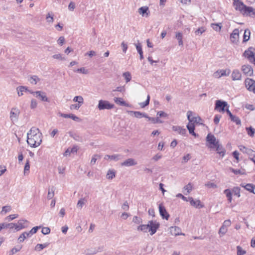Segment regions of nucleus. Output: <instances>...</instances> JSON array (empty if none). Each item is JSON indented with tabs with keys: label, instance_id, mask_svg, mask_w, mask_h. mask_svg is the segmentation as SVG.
Listing matches in <instances>:
<instances>
[{
	"label": "nucleus",
	"instance_id": "f257e3e1",
	"mask_svg": "<svg viewBox=\"0 0 255 255\" xmlns=\"http://www.w3.org/2000/svg\"><path fill=\"white\" fill-rule=\"evenodd\" d=\"M27 142L32 147H36L42 142V135L38 128L33 127L27 134Z\"/></svg>",
	"mask_w": 255,
	"mask_h": 255
},
{
	"label": "nucleus",
	"instance_id": "f03ea898",
	"mask_svg": "<svg viewBox=\"0 0 255 255\" xmlns=\"http://www.w3.org/2000/svg\"><path fill=\"white\" fill-rule=\"evenodd\" d=\"M160 226L159 223L156 221L151 220L148 222L147 225H141L137 227V230L147 233H150V235H154Z\"/></svg>",
	"mask_w": 255,
	"mask_h": 255
},
{
	"label": "nucleus",
	"instance_id": "7ed1b4c3",
	"mask_svg": "<svg viewBox=\"0 0 255 255\" xmlns=\"http://www.w3.org/2000/svg\"><path fill=\"white\" fill-rule=\"evenodd\" d=\"M233 6L236 10L239 11L243 15L246 13L247 6L241 0H233Z\"/></svg>",
	"mask_w": 255,
	"mask_h": 255
},
{
	"label": "nucleus",
	"instance_id": "20e7f679",
	"mask_svg": "<svg viewBox=\"0 0 255 255\" xmlns=\"http://www.w3.org/2000/svg\"><path fill=\"white\" fill-rule=\"evenodd\" d=\"M114 107V105L111 104L109 101L100 100L99 101L98 108L99 110H110Z\"/></svg>",
	"mask_w": 255,
	"mask_h": 255
},
{
	"label": "nucleus",
	"instance_id": "39448f33",
	"mask_svg": "<svg viewBox=\"0 0 255 255\" xmlns=\"http://www.w3.org/2000/svg\"><path fill=\"white\" fill-rule=\"evenodd\" d=\"M245 85L247 89L254 94H255V80L247 78L245 80Z\"/></svg>",
	"mask_w": 255,
	"mask_h": 255
},
{
	"label": "nucleus",
	"instance_id": "423d86ee",
	"mask_svg": "<svg viewBox=\"0 0 255 255\" xmlns=\"http://www.w3.org/2000/svg\"><path fill=\"white\" fill-rule=\"evenodd\" d=\"M29 222L26 220H19L17 223H15L14 229L16 231H18L22 229L28 227Z\"/></svg>",
	"mask_w": 255,
	"mask_h": 255
},
{
	"label": "nucleus",
	"instance_id": "0eeeda50",
	"mask_svg": "<svg viewBox=\"0 0 255 255\" xmlns=\"http://www.w3.org/2000/svg\"><path fill=\"white\" fill-rule=\"evenodd\" d=\"M253 50H254L253 48H249L244 53V56L247 57L251 62L255 64V57L254 55V52L253 51Z\"/></svg>",
	"mask_w": 255,
	"mask_h": 255
},
{
	"label": "nucleus",
	"instance_id": "6e6552de",
	"mask_svg": "<svg viewBox=\"0 0 255 255\" xmlns=\"http://www.w3.org/2000/svg\"><path fill=\"white\" fill-rule=\"evenodd\" d=\"M206 139L207 142L210 144L209 145V147L210 148H214L215 145L219 142V140L216 139L214 135L211 133L208 134Z\"/></svg>",
	"mask_w": 255,
	"mask_h": 255
},
{
	"label": "nucleus",
	"instance_id": "1a4fd4ad",
	"mask_svg": "<svg viewBox=\"0 0 255 255\" xmlns=\"http://www.w3.org/2000/svg\"><path fill=\"white\" fill-rule=\"evenodd\" d=\"M228 106V104L225 101L221 100H217L216 101L215 109L219 111V112H224L226 110L225 107Z\"/></svg>",
	"mask_w": 255,
	"mask_h": 255
},
{
	"label": "nucleus",
	"instance_id": "9d476101",
	"mask_svg": "<svg viewBox=\"0 0 255 255\" xmlns=\"http://www.w3.org/2000/svg\"><path fill=\"white\" fill-rule=\"evenodd\" d=\"M192 114V112L190 111H188L187 113V119L189 121V124H193L194 125L195 123H200V122L202 120L201 118L199 116L191 117Z\"/></svg>",
	"mask_w": 255,
	"mask_h": 255
},
{
	"label": "nucleus",
	"instance_id": "9b49d317",
	"mask_svg": "<svg viewBox=\"0 0 255 255\" xmlns=\"http://www.w3.org/2000/svg\"><path fill=\"white\" fill-rule=\"evenodd\" d=\"M242 71L247 76L253 75L254 70L253 68L249 65H244L241 68Z\"/></svg>",
	"mask_w": 255,
	"mask_h": 255
},
{
	"label": "nucleus",
	"instance_id": "f8f14e48",
	"mask_svg": "<svg viewBox=\"0 0 255 255\" xmlns=\"http://www.w3.org/2000/svg\"><path fill=\"white\" fill-rule=\"evenodd\" d=\"M230 73V70H219L215 72L213 76L215 78H220L222 76H229Z\"/></svg>",
	"mask_w": 255,
	"mask_h": 255
},
{
	"label": "nucleus",
	"instance_id": "ddd939ff",
	"mask_svg": "<svg viewBox=\"0 0 255 255\" xmlns=\"http://www.w3.org/2000/svg\"><path fill=\"white\" fill-rule=\"evenodd\" d=\"M20 114L19 110L17 108H12L10 112L9 118L11 121H15L18 120L19 115Z\"/></svg>",
	"mask_w": 255,
	"mask_h": 255
},
{
	"label": "nucleus",
	"instance_id": "4468645a",
	"mask_svg": "<svg viewBox=\"0 0 255 255\" xmlns=\"http://www.w3.org/2000/svg\"><path fill=\"white\" fill-rule=\"evenodd\" d=\"M239 38V30L238 28L235 29L230 35V40L233 43H237Z\"/></svg>",
	"mask_w": 255,
	"mask_h": 255
},
{
	"label": "nucleus",
	"instance_id": "2eb2a0df",
	"mask_svg": "<svg viewBox=\"0 0 255 255\" xmlns=\"http://www.w3.org/2000/svg\"><path fill=\"white\" fill-rule=\"evenodd\" d=\"M35 97L40 99L41 101L43 102H49L46 96V94L44 92L41 91H36Z\"/></svg>",
	"mask_w": 255,
	"mask_h": 255
},
{
	"label": "nucleus",
	"instance_id": "dca6fc26",
	"mask_svg": "<svg viewBox=\"0 0 255 255\" xmlns=\"http://www.w3.org/2000/svg\"><path fill=\"white\" fill-rule=\"evenodd\" d=\"M159 212L160 216L163 219H165L166 220L168 219L169 215L166 211L165 207L161 204L159 205Z\"/></svg>",
	"mask_w": 255,
	"mask_h": 255
},
{
	"label": "nucleus",
	"instance_id": "f3484780",
	"mask_svg": "<svg viewBox=\"0 0 255 255\" xmlns=\"http://www.w3.org/2000/svg\"><path fill=\"white\" fill-rule=\"evenodd\" d=\"M231 77L233 81H240L242 80V76L239 70L234 69L232 72Z\"/></svg>",
	"mask_w": 255,
	"mask_h": 255
},
{
	"label": "nucleus",
	"instance_id": "a211bd4d",
	"mask_svg": "<svg viewBox=\"0 0 255 255\" xmlns=\"http://www.w3.org/2000/svg\"><path fill=\"white\" fill-rule=\"evenodd\" d=\"M137 164V162L133 158H128L127 160L121 163L122 166H131Z\"/></svg>",
	"mask_w": 255,
	"mask_h": 255
},
{
	"label": "nucleus",
	"instance_id": "6ab92c4d",
	"mask_svg": "<svg viewBox=\"0 0 255 255\" xmlns=\"http://www.w3.org/2000/svg\"><path fill=\"white\" fill-rule=\"evenodd\" d=\"M189 201H190V204L194 206L195 208H201L204 207L203 205L201 204V202L199 200H194L192 197H189Z\"/></svg>",
	"mask_w": 255,
	"mask_h": 255
},
{
	"label": "nucleus",
	"instance_id": "aec40b11",
	"mask_svg": "<svg viewBox=\"0 0 255 255\" xmlns=\"http://www.w3.org/2000/svg\"><path fill=\"white\" fill-rule=\"evenodd\" d=\"M170 233L175 236L179 235H184V234L181 232V229L178 227H172L170 228Z\"/></svg>",
	"mask_w": 255,
	"mask_h": 255
},
{
	"label": "nucleus",
	"instance_id": "412c9836",
	"mask_svg": "<svg viewBox=\"0 0 255 255\" xmlns=\"http://www.w3.org/2000/svg\"><path fill=\"white\" fill-rule=\"evenodd\" d=\"M138 13L142 16H148L149 13L148 7L147 6H142L138 10Z\"/></svg>",
	"mask_w": 255,
	"mask_h": 255
},
{
	"label": "nucleus",
	"instance_id": "4be33fe9",
	"mask_svg": "<svg viewBox=\"0 0 255 255\" xmlns=\"http://www.w3.org/2000/svg\"><path fill=\"white\" fill-rule=\"evenodd\" d=\"M172 130L174 131L177 132L179 134L182 135H184L186 133V129L180 126H173Z\"/></svg>",
	"mask_w": 255,
	"mask_h": 255
},
{
	"label": "nucleus",
	"instance_id": "5701e85b",
	"mask_svg": "<svg viewBox=\"0 0 255 255\" xmlns=\"http://www.w3.org/2000/svg\"><path fill=\"white\" fill-rule=\"evenodd\" d=\"M130 113L132 114L136 118L140 119L144 117L147 119L148 118V115L145 113H141L138 111H130Z\"/></svg>",
	"mask_w": 255,
	"mask_h": 255
},
{
	"label": "nucleus",
	"instance_id": "b1692460",
	"mask_svg": "<svg viewBox=\"0 0 255 255\" xmlns=\"http://www.w3.org/2000/svg\"><path fill=\"white\" fill-rule=\"evenodd\" d=\"M122 157L121 154H114L112 155H106L104 157V159L106 160L111 159L114 161H118L120 160Z\"/></svg>",
	"mask_w": 255,
	"mask_h": 255
},
{
	"label": "nucleus",
	"instance_id": "393cba45",
	"mask_svg": "<svg viewBox=\"0 0 255 255\" xmlns=\"http://www.w3.org/2000/svg\"><path fill=\"white\" fill-rule=\"evenodd\" d=\"M214 148H216V151L222 157L225 155V150L223 147L219 144V142L215 145Z\"/></svg>",
	"mask_w": 255,
	"mask_h": 255
},
{
	"label": "nucleus",
	"instance_id": "a878e982",
	"mask_svg": "<svg viewBox=\"0 0 255 255\" xmlns=\"http://www.w3.org/2000/svg\"><path fill=\"white\" fill-rule=\"evenodd\" d=\"M114 101L117 105L125 107H129V104L124 101L123 99L122 98L115 97L114 99Z\"/></svg>",
	"mask_w": 255,
	"mask_h": 255
},
{
	"label": "nucleus",
	"instance_id": "bb28decb",
	"mask_svg": "<svg viewBox=\"0 0 255 255\" xmlns=\"http://www.w3.org/2000/svg\"><path fill=\"white\" fill-rule=\"evenodd\" d=\"M187 128L188 130H189V132L190 134H192V135L194 136L195 137H197L198 136V134H196L194 132L195 130V126L193 125V124H188L187 125Z\"/></svg>",
	"mask_w": 255,
	"mask_h": 255
},
{
	"label": "nucleus",
	"instance_id": "cd10ccee",
	"mask_svg": "<svg viewBox=\"0 0 255 255\" xmlns=\"http://www.w3.org/2000/svg\"><path fill=\"white\" fill-rule=\"evenodd\" d=\"M241 186L242 187H244L245 189H246L247 191H249L251 193H253L254 194L255 193V189H254V185L252 184L248 183L246 185H244V184H241Z\"/></svg>",
	"mask_w": 255,
	"mask_h": 255
},
{
	"label": "nucleus",
	"instance_id": "c85d7f7f",
	"mask_svg": "<svg viewBox=\"0 0 255 255\" xmlns=\"http://www.w3.org/2000/svg\"><path fill=\"white\" fill-rule=\"evenodd\" d=\"M252 15H255V9L253 7L247 6L246 9V13L244 15L246 16H251Z\"/></svg>",
	"mask_w": 255,
	"mask_h": 255
},
{
	"label": "nucleus",
	"instance_id": "c756f323",
	"mask_svg": "<svg viewBox=\"0 0 255 255\" xmlns=\"http://www.w3.org/2000/svg\"><path fill=\"white\" fill-rule=\"evenodd\" d=\"M27 90V88L23 86H18L16 88V91L17 92L18 96H22L23 95V92H26Z\"/></svg>",
	"mask_w": 255,
	"mask_h": 255
},
{
	"label": "nucleus",
	"instance_id": "7c9ffc66",
	"mask_svg": "<svg viewBox=\"0 0 255 255\" xmlns=\"http://www.w3.org/2000/svg\"><path fill=\"white\" fill-rule=\"evenodd\" d=\"M224 193L226 195L229 203L232 201V193L229 189H227L224 191Z\"/></svg>",
	"mask_w": 255,
	"mask_h": 255
},
{
	"label": "nucleus",
	"instance_id": "2f4dec72",
	"mask_svg": "<svg viewBox=\"0 0 255 255\" xmlns=\"http://www.w3.org/2000/svg\"><path fill=\"white\" fill-rule=\"evenodd\" d=\"M176 38L178 40V44L179 46H183V40H182V38H183V35H182V33L181 32H177L176 33Z\"/></svg>",
	"mask_w": 255,
	"mask_h": 255
},
{
	"label": "nucleus",
	"instance_id": "473e14b6",
	"mask_svg": "<svg viewBox=\"0 0 255 255\" xmlns=\"http://www.w3.org/2000/svg\"><path fill=\"white\" fill-rule=\"evenodd\" d=\"M49 244L48 243H46L43 244H38L35 247L34 249L36 251H40L42 250H43L44 248L47 247L48 246Z\"/></svg>",
	"mask_w": 255,
	"mask_h": 255
},
{
	"label": "nucleus",
	"instance_id": "72a5a7b5",
	"mask_svg": "<svg viewBox=\"0 0 255 255\" xmlns=\"http://www.w3.org/2000/svg\"><path fill=\"white\" fill-rule=\"evenodd\" d=\"M70 137H72L74 140L79 142H82L83 138L81 136L76 133H73L72 132L69 133Z\"/></svg>",
	"mask_w": 255,
	"mask_h": 255
},
{
	"label": "nucleus",
	"instance_id": "f704fd0d",
	"mask_svg": "<svg viewBox=\"0 0 255 255\" xmlns=\"http://www.w3.org/2000/svg\"><path fill=\"white\" fill-rule=\"evenodd\" d=\"M211 26L213 28V29L216 31H220L221 28L222 27V25L221 23H211Z\"/></svg>",
	"mask_w": 255,
	"mask_h": 255
},
{
	"label": "nucleus",
	"instance_id": "c9c22d12",
	"mask_svg": "<svg viewBox=\"0 0 255 255\" xmlns=\"http://www.w3.org/2000/svg\"><path fill=\"white\" fill-rule=\"evenodd\" d=\"M73 102H77L78 104L82 105L84 103V99L81 96H75L73 100Z\"/></svg>",
	"mask_w": 255,
	"mask_h": 255
},
{
	"label": "nucleus",
	"instance_id": "e433bc0d",
	"mask_svg": "<svg viewBox=\"0 0 255 255\" xmlns=\"http://www.w3.org/2000/svg\"><path fill=\"white\" fill-rule=\"evenodd\" d=\"M98 252V251L93 248L87 249L84 251V253L86 255H92L96 254Z\"/></svg>",
	"mask_w": 255,
	"mask_h": 255
},
{
	"label": "nucleus",
	"instance_id": "4c0bfd02",
	"mask_svg": "<svg viewBox=\"0 0 255 255\" xmlns=\"http://www.w3.org/2000/svg\"><path fill=\"white\" fill-rule=\"evenodd\" d=\"M250 34H251L250 30L249 29H246L245 30V32H244V38H243L244 42H247L249 40L250 37Z\"/></svg>",
	"mask_w": 255,
	"mask_h": 255
},
{
	"label": "nucleus",
	"instance_id": "58836bf2",
	"mask_svg": "<svg viewBox=\"0 0 255 255\" xmlns=\"http://www.w3.org/2000/svg\"><path fill=\"white\" fill-rule=\"evenodd\" d=\"M136 50L140 55V59L142 60L143 58V51L140 44L138 43L135 44Z\"/></svg>",
	"mask_w": 255,
	"mask_h": 255
},
{
	"label": "nucleus",
	"instance_id": "ea45409f",
	"mask_svg": "<svg viewBox=\"0 0 255 255\" xmlns=\"http://www.w3.org/2000/svg\"><path fill=\"white\" fill-rule=\"evenodd\" d=\"M40 81V79L36 75H34L33 76H31L30 78V79L29 80V81L32 84L35 85L37 84L38 82Z\"/></svg>",
	"mask_w": 255,
	"mask_h": 255
},
{
	"label": "nucleus",
	"instance_id": "a19ab883",
	"mask_svg": "<svg viewBox=\"0 0 255 255\" xmlns=\"http://www.w3.org/2000/svg\"><path fill=\"white\" fill-rule=\"evenodd\" d=\"M54 196V187H52L51 188L48 189V194H47V199H51Z\"/></svg>",
	"mask_w": 255,
	"mask_h": 255
},
{
	"label": "nucleus",
	"instance_id": "79ce46f5",
	"mask_svg": "<svg viewBox=\"0 0 255 255\" xmlns=\"http://www.w3.org/2000/svg\"><path fill=\"white\" fill-rule=\"evenodd\" d=\"M115 177V172L113 170H109L106 175L108 179H112Z\"/></svg>",
	"mask_w": 255,
	"mask_h": 255
},
{
	"label": "nucleus",
	"instance_id": "37998d69",
	"mask_svg": "<svg viewBox=\"0 0 255 255\" xmlns=\"http://www.w3.org/2000/svg\"><path fill=\"white\" fill-rule=\"evenodd\" d=\"M3 225L4 226V229H9L10 230H12L14 229V227L15 226V223H3Z\"/></svg>",
	"mask_w": 255,
	"mask_h": 255
},
{
	"label": "nucleus",
	"instance_id": "c03bdc74",
	"mask_svg": "<svg viewBox=\"0 0 255 255\" xmlns=\"http://www.w3.org/2000/svg\"><path fill=\"white\" fill-rule=\"evenodd\" d=\"M230 118L231 121L235 123L237 125H240L241 124V120L238 117L233 115L232 116L230 117Z\"/></svg>",
	"mask_w": 255,
	"mask_h": 255
},
{
	"label": "nucleus",
	"instance_id": "a18cd8bd",
	"mask_svg": "<svg viewBox=\"0 0 255 255\" xmlns=\"http://www.w3.org/2000/svg\"><path fill=\"white\" fill-rule=\"evenodd\" d=\"M46 20L48 23H52L54 21V18L52 14L48 12L46 16Z\"/></svg>",
	"mask_w": 255,
	"mask_h": 255
},
{
	"label": "nucleus",
	"instance_id": "49530a36",
	"mask_svg": "<svg viewBox=\"0 0 255 255\" xmlns=\"http://www.w3.org/2000/svg\"><path fill=\"white\" fill-rule=\"evenodd\" d=\"M86 201H87L85 198L80 199L77 203V208L81 209Z\"/></svg>",
	"mask_w": 255,
	"mask_h": 255
},
{
	"label": "nucleus",
	"instance_id": "de8ad7c7",
	"mask_svg": "<svg viewBox=\"0 0 255 255\" xmlns=\"http://www.w3.org/2000/svg\"><path fill=\"white\" fill-rule=\"evenodd\" d=\"M232 192L234 195L237 196L238 197L241 196L240 194V188L238 187H235L232 189Z\"/></svg>",
	"mask_w": 255,
	"mask_h": 255
},
{
	"label": "nucleus",
	"instance_id": "09e8293b",
	"mask_svg": "<svg viewBox=\"0 0 255 255\" xmlns=\"http://www.w3.org/2000/svg\"><path fill=\"white\" fill-rule=\"evenodd\" d=\"M123 75L125 77L127 83L130 81L131 79V76L129 72H126L124 73Z\"/></svg>",
	"mask_w": 255,
	"mask_h": 255
},
{
	"label": "nucleus",
	"instance_id": "8fccbe9b",
	"mask_svg": "<svg viewBox=\"0 0 255 255\" xmlns=\"http://www.w3.org/2000/svg\"><path fill=\"white\" fill-rule=\"evenodd\" d=\"M149 101H150V96L148 95H147L146 100L144 102H142V103H139V105L141 108H143L149 104Z\"/></svg>",
	"mask_w": 255,
	"mask_h": 255
},
{
	"label": "nucleus",
	"instance_id": "3c124183",
	"mask_svg": "<svg viewBox=\"0 0 255 255\" xmlns=\"http://www.w3.org/2000/svg\"><path fill=\"white\" fill-rule=\"evenodd\" d=\"M147 119L149 121H150L153 124L162 123V121H161L159 119L158 117H157L156 118H151V117H148V118H147Z\"/></svg>",
	"mask_w": 255,
	"mask_h": 255
},
{
	"label": "nucleus",
	"instance_id": "603ef678",
	"mask_svg": "<svg viewBox=\"0 0 255 255\" xmlns=\"http://www.w3.org/2000/svg\"><path fill=\"white\" fill-rule=\"evenodd\" d=\"M237 255H244L246 253V251L244 250L240 246L237 247Z\"/></svg>",
	"mask_w": 255,
	"mask_h": 255
},
{
	"label": "nucleus",
	"instance_id": "864d4df0",
	"mask_svg": "<svg viewBox=\"0 0 255 255\" xmlns=\"http://www.w3.org/2000/svg\"><path fill=\"white\" fill-rule=\"evenodd\" d=\"M184 189L185 190L187 191V193L185 194L186 195H187L188 194L190 193V192L192 190V184L191 183H188L187 185H186L184 187Z\"/></svg>",
	"mask_w": 255,
	"mask_h": 255
},
{
	"label": "nucleus",
	"instance_id": "5fc2aeb1",
	"mask_svg": "<svg viewBox=\"0 0 255 255\" xmlns=\"http://www.w3.org/2000/svg\"><path fill=\"white\" fill-rule=\"evenodd\" d=\"M206 31V29L204 27H199L197 30L195 31L196 35H201Z\"/></svg>",
	"mask_w": 255,
	"mask_h": 255
},
{
	"label": "nucleus",
	"instance_id": "6e6d98bb",
	"mask_svg": "<svg viewBox=\"0 0 255 255\" xmlns=\"http://www.w3.org/2000/svg\"><path fill=\"white\" fill-rule=\"evenodd\" d=\"M11 210V208L10 206H8V205L2 207L1 213V214H2V213L5 214L8 212L10 211Z\"/></svg>",
	"mask_w": 255,
	"mask_h": 255
},
{
	"label": "nucleus",
	"instance_id": "4d7b16f0",
	"mask_svg": "<svg viewBox=\"0 0 255 255\" xmlns=\"http://www.w3.org/2000/svg\"><path fill=\"white\" fill-rule=\"evenodd\" d=\"M247 130L248 131V134L250 136L253 137L255 133V129L252 128V127L247 128Z\"/></svg>",
	"mask_w": 255,
	"mask_h": 255
},
{
	"label": "nucleus",
	"instance_id": "13d9d810",
	"mask_svg": "<svg viewBox=\"0 0 255 255\" xmlns=\"http://www.w3.org/2000/svg\"><path fill=\"white\" fill-rule=\"evenodd\" d=\"M27 238L26 236V232H23L22 234H21L19 238H18V241L19 243L23 242L24 240Z\"/></svg>",
	"mask_w": 255,
	"mask_h": 255
},
{
	"label": "nucleus",
	"instance_id": "bf43d9fd",
	"mask_svg": "<svg viewBox=\"0 0 255 255\" xmlns=\"http://www.w3.org/2000/svg\"><path fill=\"white\" fill-rule=\"evenodd\" d=\"M231 170L232 171V172H233L234 174H241V175H243V174H245V171L244 170H238V169H233V168H231Z\"/></svg>",
	"mask_w": 255,
	"mask_h": 255
},
{
	"label": "nucleus",
	"instance_id": "052dcab7",
	"mask_svg": "<svg viewBox=\"0 0 255 255\" xmlns=\"http://www.w3.org/2000/svg\"><path fill=\"white\" fill-rule=\"evenodd\" d=\"M227 231V228L226 227H224V226H222L219 231V234L221 235V236H223L226 234V233Z\"/></svg>",
	"mask_w": 255,
	"mask_h": 255
},
{
	"label": "nucleus",
	"instance_id": "680f3d73",
	"mask_svg": "<svg viewBox=\"0 0 255 255\" xmlns=\"http://www.w3.org/2000/svg\"><path fill=\"white\" fill-rule=\"evenodd\" d=\"M74 71L75 72L82 73L84 74H87L88 73L87 70L85 69L84 67L80 68L77 70H74Z\"/></svg>",
	"mask_w": 255,
	"mask_h": 255
},
{
	"label": "nucleus",
	"instance_id": "e2e57ef3",
	"mask_svg": "<svg viewBox=\"0 0 255 255\" xmlns=\"http://www.w3.org/2000/svg\"><path fill=\"white\" fill-rule=\"evenodd\" d=\"M132 222L136 224H139L142 222V220L137 216H134L132 219Z\"/></svg>",
	"mask_w": 255,
	"mask_h": 255
},
{
	"label": "nucleus",
	"instance_id": "0e129e2a",
	"mask_svg": "<svg viewBox=\"0 0 255 255\" xmlns=\"http://www.w3.org/2000/svg\"><path fill=\"white\" fill-rule=\"evenodd\" d=\"M125 88L124 86H120V87H117L115 89L113 90V92H116V91H118V92H125Z\"/></svg>",
	"mask_w": 255,
	"mask_h": 255
},
{
	"label": "nucleus",
	"instance_id": "69168bd1",
	"mask_svg": "<svg viewBox=\"0 0 255 255\" xmlns=\"http://www.w3.org/2000/svg\"><path fill=\"white\" fill-rule=\"evenodd\" d=\"M30 169V165L29 160H27L24 168V173L25 174L27 171H29Z\"/></svg>",
	"mask_w": 255,
	"mask_h": 255
},
{
	"label": "nucleus",
	"instance_id": "338daca9",
	"mask_svg": "<svg viewBox=\"0 0 255 255\" xmlns=\"http://www.w3.org/2000/svg\"><path fill=\"white\" fill-rule=\"evenodd\" d=\"M18 216V214H12V215H10L8 216H7L6 218H5V220L9 221H11V220H12L16 218H17Z\"/></svg>",
	"mask_w": 255,
	"mask_h": 255
},
{
	"label": "nucleus",
	"instance_id": "774afa93",
	"mask_svg": "<svg viewBox=\"0 0 255 255\" xmlns=\"http://www.w3.org/2000/svg\"><path fill=\"white\" fill-rule=\"evenodd\" d=\"M37 101H36V100L33 99L31 100V103H30V108L31 109H35V108H36L37 107Z\"/></svg>",
	"mask_w": 255,
	"mask_h": 255
}]
</instances>
